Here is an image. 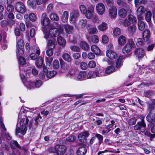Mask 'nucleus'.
I'll return each instance as SVG.
<instances>
[{"label": "nucleus", "mask_w": 155, "mask_h": 155, "mask_svg": "<svg viewBox=\"0 0 155 155\" xmlns=\"http://www.w3.org/2000/svg\"><path fill=\"white\" fill-rule=\"evenodd\" d=\"M149 122L150 123L148 125V129L149 130L150 129L151 132L153 134L146 131V135L149 137V141H151L155 137V121H151Z\"/></svg>", "instance_id": "f257e3e1"}, {"label": "nucleus", "mask_w": 155, "mask_h": 155, "mask_svg": "<svg viewBox=\"0 0 155 155\" xmlns=\"http://www.w3.org/2000/svg\"><path fill=\"white\" fill-rule=\"evenodd\" d=\"M148 110L149 113L146 117L147 121L149 122L154 121L155 118V107H149Z\"/></svg>", "instance_id": "f03ea898"}, {"label": "nucleus", "mask_w": 155, "mask_h": 155, "mask_svg": "<svg viewBox=\"0 0 155 155\" xmlns=\"http://www.w3.org/2000/svg\"><path fill=\"white\" fill-rule=\"evenodd\" d=\"M15 9L18 12L23 14L26 11V9L24 4L21 2H18L16 3Z\"/></svg>", "instance_id": "7ed1b4c3"}, {"label": "nucleus", "mask_w": 155, "mask_h": 155, "mask_svg": "<svg viewBox=\"0 0 155 155\" xmlns=\"http://www.w3.org/2000/svg\"><path fill=\"white\" fill-rule=\"evenodd\" d=\"M81 147L78 149L76 153L77 155H84L86 153L87 150L86 147V144L81 143L79 144Z\"/></svg>", "instance_id": "20e7f679"}, {"label": "nucleus", "mask_w": 155, "mask_h": 155, "mask_svg": "<svg viewBox=\"0 0 155 155\" xmlns=\"http://www.w3.org/2000/svg\"><path fill=\"white\" fill-rule=\"evenodd\" d=\"M56 147L57 149V155H63L66 151V147L64 145L56 144Z\"/></svg>", "instance_id": "39448f33"}, {"label": "nucleus", "mask_w": 155, "mask_h": 155, "mask_svg": "<svg viewBox=\"0 0 155 155\" xmlns=\"http://www.w3.org/2000/svg\"><path fill=\"white\" fill-rule=\"evenodd\" d=\"M94 74L96 77H101L106 75L105 70L103 67H97L96 68Z\"/></svg>", "instance_id": "423d86ee"}, {"label": "nucleus", "mask_w": 155, "mask_h": 155, "mask_svg": "<svg viewBox=\"0 0 155 155\" xmlns=\"http://www.w3.org/2000/svg\"><path fill=\"white\" fill-rule=\"evenodd\" d=\"M145 8L144 6H140L137 10V14L138 20H142L144 16Z\"/></svg>", "instance_id": "0eeeda50"}, {"label": "nucleus", "mask_w": 155, "mask_h": 155, "mask_svg": "<svg viewBox=\"0 0 155 155\" xmlns=\"http://www.w3.org/2000/svg\"><path fill=\"white\" fill-rule=\"evenodd\" d=\"M41 23L42 25L46 26L48 25L50 23V20L47 16L46 13L42 14L41 18Z\"/></svg>", "instance_id": "6e6552de"}, {"label": "nucleus", "mask_w": 155, "mask_h": 155, "mask_svg": "<svg viewBox=\"0 0 155 155\" xmlns=\"http://www.w3.org/2000/svg\"><path fill=\"white\" fill-rule=\"evenodd\" d=\"M79 16V13L78 11L75 10L73 11L70 15V23H74Z\"/></svg>", "instance_id": "1a4fd4ad"}, {"label": "nucleus", "mask_w": 155, "mask_h": 155, "mask_svg": "<svg viewBox=\"0 0 155 155\" xmlns=\"http://www.w3.org/2000/svg\"><path fill=\"white\" fill-rule=\"evenodd\" d=\"M105 9L104 5L102 3H99L96 6V10L99 15L103 14L105 12Z\"/></svg>", "instance_id": "9d476101"}, {"label": "nucleus", "mask_w": 155, "mask_h": 155, "mask_svg": "<svg viewBox=\"0 0 155 155\" xmlns=\"http://www.w3.org/2000/svg\"><path fill=\"white\" fill-rule=\"evenodd\" d=\"M134 54L139 58H141L145 55V51L141 48H137L134 51Z\"/></svg>", "instance_id": "9b49d317"}, {"label": "nucleus", "mask_w": 155, "mask_h": 155, "mask_svg": "<svg viewBox=\"0 0 155 155\" xmlns=\"http://www.w3.org/2000/svg\"><path fill=\"white\" fill-rule=\"evenodd\" d=\"M94 9V7L93 6H91L87 10L85 13V16L86 18L88 19L91 18L93 15Z\"/></svg>", "instance_id": "f8f14e48"}, {"label": "nucleus", "mask_w": 155, "mask_h": 155, "mask_svg": "<svg viewBox=\"0 0 155 155\" xmlns=\"http://www.w3.org/2000/svg\"><path fill=\"white\" fill-rule=\"evenodd\" d=\"M10 145L11 148L12 150L15 149L16 148L19 149H21V146L16 140H12L10 142Z\"/></svg>", "instance_id": "ddd939ff"}, {"label": "nucleus", "mask_w": 155, "mask_h": 155, "mask_svg": "<svg viewBox=\"0 0 155 155\" xmlns=\"http://www.w3.org/2000/svg\"><path fill=\"white\" fill-rule=\"evenodd\" d=\"M47 46L49 48L51 49H54L57 44L55 39L52 38L48 40L47 42Z\"/></svg>", "instance_id": "4468645a"}, {"label": "nucleus", "mask_w": 155, "mask_h": 155, "mask_svg": "<svg viewBox=\"0 0 155 155\" xmlns=\"http://www.w3.org/2000/svg\"><path fill=\"white\" fill-rule=\"evenodd\" d=\"M87 29L88 32L90 34H96L97 32V28L96 27H92V26L90 24H88L87 25Z\"/></svg>", "instance_id": "2eb2a0df"}, {"label": "nucleus", "mask_w": 155, "mask_h": 155, "mask_svg": "<svg viewBox=\"0 0 155 155\" xmlns=\"http://www.w3.org/2000/svg\"><path fill=\"white\" fill-rule=\"evenodd\" d=\"M106 55L108 58L111 60L114 59L117 57L116 53L111 50H108L106 51Z\"/></svg>", "instance_id": "dca6fc26"}, {"label": "nucleus", "mask_w": 155, "mask_h": 155, "mask_svg": "<svg viewBox=\"0 0 155 155\" xmlns=\"http://www.w3.org/2000/svg\"><path fill=\"white\" fill-rule=\"evenodd\" d=\"M117 13V9L115 7H113L109 9V15L111 18H114Z\"/></svg>", "instance_id": "f3484780"}, {"label": "nucleus", "mask_w": 155, "mask_h": 155, "mask_svg": "<svg viewBox=\"0 0 155 155\" xmlns=\"http://www.w3.org/2000/svg\"><path fill=\"white\" fill-rule=\"evenodd\" d=\"M86 73L85 71H81L77 75L76 78L79 81H82L86 79Z\"/></svg>", "instance_id": "a211bd4d"}, {"label": "nucleus", "mask_w": 155, "mask_h": 155, "mask_svg": "<svg viewBox=\"0 0 155 155\" xmlns=\"http://www.w3.org/2000/svg\"><path fill=\"white\" fill-rule=\"evenodd\" d=\"M117 41L118 44L121 46H123L127 42L126 37L123 35H121L118 38Z\"/></svg>", "instance_id": "6ab92c4d"}, {"label": "nucleus", "mask_w": 155, "mask_h": 155, "mask_svg": "<svg viewBox=\"0 0 155 155\" xmlns=\"http://www.w3.org/2000/svg\"><path fill=\"white\" fill-rule=\"evenodd\" d=\"M50 35L53 37H56L59 35V32L58 30L56 28H52L49 30Z\"/></svg>", "instance_id": "aec40b11"}, {"label": "nucleus", "mask_w": 155, "mask_h": 155, "mask_svg": "<svg viewBox=\"0 0 155 155\" xmlns=\"http://www.w3.org/2000/svg\"><path fill=\"white\" fill-rule=\"evenodd\" d=\"M118 15L120 18H124L127 15V11L124 8H120L118 10Z\"/></svg>", "instance_id": "412c9836"}, {"label": "nucleus", "mask_w": 155, "mask_h": 155, "mask_svg": "<svg viewBox=\"0 0 155 155\" xmlns=\"http://www.w3.org/2000/svg\"><path fill=\"white\" fill-rule=\"evenodd\" d=\"M91 50L94 54L97 55H98L100 53V49L95 45H93L91 46Z\"/></svg>", "instance_id": "4be33fe9"}, {"label": "nucleus", "mask_w": 155, "mask_h": 155, "mask_svg": "<svg viewBox=\"0 0 155 155\" xmlns=\"http://www.w3.org/2000/svg\"><path fill=\"white\" fill-rule=\"evenodd\" d=\"M132 49V48L128 44H126L122 49V52L124 54H127L130 52Z\"/></svg>", "instance_id": "5701e85b"}, {"label": "nucleus", "mask_w": 155, "mask_h": 155, "mask_svg": "<svg viewBox=\"0 0 155 155\" xmlns=\"http://www.w3.org/2000/svg\"><path fill=\"white\" fill-rule=\"evenodd\" d=\"M68 18V12L67 11H65L64 12L61 17V20L64 23H66Z\"/></svg>", "instance_id": "b1692460"}, {"label": "nucleus", "mask_w": 155, "mask_h": 155, "mask_svg": "<svg viewBox=\"0 0 155 155\" xmlns=\"http://www.w3.org/2000/svg\"><path fill=\"white\" fill-rule=\"evenodd\" d=\"M80 46L82 49L85 51H87L89 49V45L84 41H82L81 42Z\"/></svg>", "instance_id": "393cba45"}, {"label": "nucleus", "mask_w": 155, "mask_h": 155, "mask_svg": "<svg viewBox=\"0 0 155 155\" xmlns=\"http://www.w3.org/2000/svg\"><path fill=\"white\" fill-rule=\"evenodd\" d=\"M107 28V25L106 23L104 22H102L98 27V29L101 31H104Z\"/></svg>", "instance_id": "a878e982"}, {"label": "nucleus", "mask_w": 155, "mask_h": 155, "mask_svg": "<svg viewBox=\"0 0 155 155\" xmlns=\"http://www.w3.org/2000/svg\"><path fill=\"white\" fill-rule=\"evenodd\" d=\"M43 61L42 58L39 57L36 60L35 63L36 66L38 68H41L42 67L43 64Z\"/></svg>", "instance_id": "bb28decb"}, {"label": "nucleus", "mask_w": 155, "mask_h": 155, "mask_svg": "<svg viewBox=\"0 0 155 155\" xmlns=\"http://www.w3.org/2000/svg\"><path fill=\"white\" fill-rule=\"evenodd\" d=\"M128 19L131 23L134 25L136 23L137 19L135 17L132 15H129L127 16Z\"/></svg>", "instance_id": "cd10ccee"}, {"label": "nucleus", "mask_w": 155, "mask_h": 155, "mask_svg": "<svg viewBox=\"0 0 155 155\" xmlns=\"http://www.w3.org/2000/svg\"><path fill=\"white\" fill-rule=\"evenodd\" d=\"M58 44L63 47H64L66 43V41L62 37L59 36L57 38Z\"/></svg>", "instance_id": "c85d7f7f"}, {"label": "nucleus", "mask_w": 155, "mask_h": 155, "mask_svg": "<svg viewBox=\"0 0 155 155\" xmlns=\"http://www.w3.org/2000/svg\"><path fill=\"white\" fill-rule=\"evenodd\" d=\"M49 16L50 19L52 21H58L59 20V18L58 15L55 13H51Z\"/></svg>", "instance_id": "c756f323"}, {"label": "nucleus", "mask_w": 155, "mask_h": 155, "mask_svg": "<svg viewBox=\"0 0 155 155\" xmlns=\"http://www.w3.org/2000/svg\"><path fill=\"white\" fill-rule=\"evenodd\" d=\"M137 124L140 127V128L141 130H144V131H145V124L144 123V118H143L141 121L137 122Z\"/></svg>", "instance_id": "7c9ffc66"}, {"label": "nucleus", "mask_w": 155, "mask_h": 155, "mask_svg": "<svg viewBox=\"0 0 155 155\" xmlns=\"http://www.w3.org/2000/svg\"><path fill=\"white\" fill-rule=\"evenodd\" d=\"M87 23V21L86 19H82L79 21L78 25L80 27L83 28L85 27Z\"/></svg>", "instance_id": "2f4dec72"}, {"label": "nucleus", "mask_w": 155, "mask_h": 155, "mask_svg": "<svg viewBox=\"0 0 155 155\" xmlns=\"http://www.w3.org/2000/svg\"><path fill=\"white\" fill-rule=\"evenodd\" d=\"M115 69V68L112 65L108 66L105 70L106 74H110L111 73L114 71Z\"/></svg>", "instance_id": "473e14b6"}, {"label": "nucleus", "mask_w": 155, "mask_h": 155, "mask_svg": "<svg viewBox=\"0 0 155 155\" xmlns=\"http://www.w3.org/2000/svg\"><path fill=\"white\" fill-rule=\"evenodd\" d=\"M64 28L67 32L70 34L72 33L73 28V26L67 24L65 25Z\"/></svg>", "instance_id": "72a5a7b5"}, {"label": "nucleus", "mask_w": 155, "mask_h": 155, "mask_svg": "<svg viewBox=\"0 0 155 155\" xmlns=\"http://www.w3.org/2000/svg\"><path fill=\"white\" fill-rule=\"evenodd\" d=\"M141 20H138V26L139 29L141 31H142L144 28L145 25L144 22Z\"/></svg>", "instance_id": "f704fd0d"}, {"label": "nucleus", "mask_w": 155, "mask_h": 155, "mask_svg": "<svg viewBox=\"0 0 155 155\" xmlns=\"http://www.w3.org/2000/svg\"><path fill=\"white\" fill-rule=\"evenodd\" d=\"M78 137L80 141L83 143L86 144L87 139L86 137H84V136H81V134L80 133L78 135Z\"/></svg>", "instance_id": "c9c22d12"}, {"label": "nucleus", "mask_w": 155, "mask_h": 155, "mask_svg": "<svg viewBox=\"0 0 155 155\" xmlns=\"http://www.w3.org/2000/svg\"><path fill=\"white\" fill-rule=\"evenodd\" d=\"M53 60V58L49 56L46 58V66L49 67L48 68H50L51 67V62Z\"/></svg>", "instance_id": "e433bc0d"}, {"label": "nucleus", "mask_w": 155, "mask_h": 155, "mask_svg": "<svg viewBox=\"0 0 155 155\" xmlns=\"http://www.w3.org/2000/svg\"><path fill=\"white\" fill-rule=\"evenodd\" d=\"M57 74V72L55 71H51L48 72L46 73V76L49 78H51L54 77Z\"/></svg>", "instance_id": "4c0bfd02"}, {"label": "nucleus", "mask_w": 155, "mask_h": 155, "mask_svg": "<svg viewBox=\"0 0 155 155\" xmlns=\"http://www.w3.org/2000/svg\"><path fill=\"white\" fill-rule=\"evenodd\" d=\"M24 42L23 40L22 39H20L18 40L17 43V49H18V48H21V49L22 48H24Z\"/></svg>", "instance_id": "58836bf2"}, {"label": "nucleus", "mask_w": 155, "mask_h": 155, "mask_svg": "<svg viewBox=\"0 0 155 155\" xmlns=\"http://www.w3.org/2000/svg\"><path fill=\"white\" fill-rule=\"evenodd\" d=\"M152 16L151 12L150 11H147L146 13V20L149 22L150 25V20Z\"/></svg>", "instance_id": "ea45409f"}, {"label": "nucleus", "mask_w": 155, "mask_h": 155, "mask_svg": "<svg viewBox=\"0 0 155 155\" xmlns=\"http://www.w3.org/2000/svg\"><path fill=\"white\" fill-rule=\"evenodd\" d=\"M62 57L64 60L70 62L71 60V58L70 56L67 53L64 54L62 56Z\"/></svg>", "instance_id": "a19ab883"}, {"label": "nucleus", "mask_w": 155, "mask_h": 155, "mask_svg": "<svg viewBox=\"0 0 155 155\" xmlns=\"http://www.w3.org/2000/svg\"><path fill=\"white\" fill-rule=\"evenodd\" d=\"M123 58V57L121 56H120L117 59L116 63V67L117 68H120L121 66L122 65L121 61Z\"/></svg>", "instance_id": "79ce46f5"}, {"label": "nucleus", "mask_w": 155, "mask_h": 155, "mask_svg": "<svg viewBox=\"0 0 155 155\" xmlns=\"http://www.w3.org/2000/svg\"><path fill=\"white\" fill-rule=\"evenodd\" d=\"M75 72L74 70H72L67 75V76L71 78H74L76 79L75 77Z\"/></svg>", "instance_id": "37998d69"}, {"label": "nucleus", "mask_w": 155, "mask_h": 155, "mask_svg": "<svg viewBox=\"0 0 155 155\" xmlns=\"http://www.w3.org/2000/svg\"><path fill=\"white\" fill-rule=\"evenodd\" d=\"M86 79H90L91 78H94L96 77V75L91 71H89L88 73L87 74H86Z\"/></svg>", "instance_id": "c03bdc74"}, {"label": "nucleus", "mask_w": 155, "mask_h": 155, "mask_svg": "<svg viewBox=\"0 0 155 155\" xmlns=\"http://www.w3.org/2000/svg\"><path fill=\"white\" fill-rule=\"evenodd\" d=\"M95 136L99 140V144L100 145L103 142V137L102 135L97 133L95 134Z\"/></svg>", "instance_id": "a18cd8bd"}, {"label": "nucleus", "mask_w": 155, "mask_h": 155, "mask_svg": "<svg viewBox=\"0 0 155 155\" xmlns=\"http://www.w3.org/2000/svg\"><path fill=\"white\" fill-rule=\"evenodd\" d=\"M113 33L115 36H117L120 34L121 30L120 28H116L114 30Z\"/></svg>", "instance_id": "49530a36"}, {"label": "nucleus", "mask_w": 155, "mask_h": 155, "mask_svg": "<svg viewBox=\"0 0 155 155\" xmlns=\"http://www.w3.org/2000/svg\"><path fill=\"white\" fill-rule=\"evenodd\" d=\"M137 119L136 117H133L129 120L128 123L130 125H133L135 124L137 121Z\"/></svg>", "instance_id": "de8ad7c7"}, {"label": "nucleus", "mask_w": 155, "mask_h": 155, "mask_svg": "<svg viewBox=\"0 0 155 155\" xmlns=\"http://www.w3.org/2000/svg\"><path fill=\"white\" fill-rule=\"evenodd\" d=\"M88 67L87 64L85 62H81L80 63V67L83 70H85Z\"/></svg>", "instance_id": "09e8293b"}, {"label": "nucleus", "mask_w": 155, "mask_h": 155, "mask_svg": "<svg viewBox=\"0 0 155 155\" xmlns=\"http://www.w3.org/2000/svg\"><path fill=\"white\" fill-rule=\"evenodd\" d=\"M70 48L72 51H74L78 52L80 51V48L77 46L71 45Z\"/></svg>", "instance_id": "8fccbe9b"}, {"label": "nucleus", "mask_w": 155, "mask_h": 155, "mask_svg": "<svg viewBox=\"0 0 155 155\" xmlns=\"http://www.w3.org/2000/svg\"><path fill=\"white\" fill-rule=\"evenodd\" d=\"M43 31L45 34L44 38L47 40L48 39L50 35L49 32L47 31L46 28L45 27H44L43 28Z\"/></svg>", "instance_id": "3c124183"}, {"label": "nucleus", "mask_w": 155, "mask_h": 155, "mask_svg": "<svg viewBox=\"0 0 155 155\" xmlns=\"http://www.w3.org/2000/svg\"><path fill=\"white\" fill-rule=\"evenodd\" d=\"M136 29V27L134 25L130 26L128 28V31L132 34L135 32Z\"/></svg>", "instance_id": "603ef678"}, {"label": "nucleus", "mask_w": 155, "mask_h": 155, "mask_svg": "<svg viewBox=\"0 0 155 155\" xmlns=\"http://www.w3.org/2000/svg\"><path fill=\"white\" fill-rule=\"evenodd\" d=\"M126 44H128V45L130 46L132 48L135 47L134 42L132 39H130L128 40L127 43Z\"/></svg>", "instance_id": "864d4df0"}, {"label": "nucleus", "mask_w": 155, "mask_h": 155, "mask_svg": "<svg viewBox=\"0 0 155 155\" xmlns=\"http://www.w3.org/2000/svg\"><path fill=\"white\" fill-rule=\"evenodd\" d=\"M75 137L74 135H71L66 138V140L68 142H73L75 140Z\"/></svg>", "instance_id": "5fc2aeb1"}, {"label": "nucleus", "mask_w": 155, "mask_h": 155, "mask_svg": "<svg viewBox=\"0 0 155 155\" xmlns=\"http://www.w3.org/2000/svg\"><path fill=\"white\" fill-rule=\"evenodd\" d=\"M143 44V40L141 38H138L136 43V45L138 47L141 46Z\"/></svg>", "instance_id": "6e6d98bb"}, {"label": "nucleus", "mask_w": 155, "mask_h": 155, "mask_svg": "<svg viewBox=\"0 0 155 155\" xmlns=\"http://www.w3.org/2000/svg\"><path fill=\"white\" fill-rule=\"evenodd\" d=\"M151 33L148 29H146V42L150 40Z\"/></svg>", "instance_id": "4d7b16f0"}, {"label": "nucleus", "mask_w": 155, "mask_h": 155, "mask_svg": "<svg viewBox=\"0 0 155 155\" xmlns=\"http://www.w3.org/2000/svg\"><path fill=\"white\" fill-rule=\"evenodd\" d=\"M29 18L32 21H35L37 18L35 15L33 13H31L29 14Z\"/></svg>", "instance_id": "13d9d810"}, {"label": "nucleus", "mask_w": 155, "mask_h": 155, "mask_svg": "<svg viewBox=\"0 0 155 155\" xmlns=\"http://www.w3.org/2000/svg\"><path fill=\"white\" fill-rule=\"evenodd\" d=\"M87 65L89 68H93L96 66V64L94 61H91L89 62Z\"/></svg>", "instance_id": "bf43d9fd"}, {"label": "nucleus", "mask_w": 155, "mask_h": 155, "mask_svg": "<svg viewBox=\"0 0 155 155\" xmlns=\"http://www.w3.org/2000/svg\"><path fill=\"white\" fill-rule=\"evenodd\" d=\"M59 63L58 60H55L53 63V66L54 69H57L59 67Z\"/></svg>", "instance_id": "052dcab7"}, {"label": "nucleus", "mask_w": 155, "mask_h": 155, "mask_svg": "<svg viewBox=\"0 0 155 155\" xmlns=\"http://www.w3.org/2000/svg\"><path fill=\"white\" fill-rule=\"evenodd\" d=\"M8 18L12 20L11 21V23L12 24H13L14 22L13 19L15 18V16L12 12H9V13L8 15Z\"/></svg>", "instance_id": "680f3d73"}, {"label": "nucleus", "mask_w": 155, "mask_h": 155, "mask_svg": "<svg viewBox=\"0 0 155 155\" xmlns=\"http://www.w3.org/2000/svg\"><path fill=\"white\" fill-rule=\"evenodd\" d=\"M6 9L9 13L13 12L14 11V8L13 6L11 5H7Z\"/></svg>", "instance_id": "e2e57ef3"}, {"label": "nucleus", "mask_w": 155, "mask_h": 155, "mask_svg": "<svg viewBox=\"0 0 155 155\" xmlns=\"http://www.w3.org/2000/svg\"><path fill=\"white\" fill-rule=\"evenodd\" d=\"M117 3L120 6H126L127 5L126 3L124 2L123 0H117Z\"/></svg>", "instance_id": "0e129e2a"}, {"label": "nucleus", "mask_w": 155, "mask_h": 155, "mask_svg": "<svg viewBox=\"0 0 155 155\" xmlns=\"http://www.w3.org/2000/svg\"><path fill=\"white\" fill-rule=\"evenodd\" d=\"M53 49H51V48H49L47 50L46 54L49 57H51V56H52L53 55V52L52 51V50Z\"/></svg>", "instance_id": "69168bd1"}, {"label": "nucleus", "mask_w": 155, "mask_h": 155, "mask_svg": "<svg viewBox=\"0 0 155 155\" xmlns=\"http://www.w3.org/2000/svg\"><path fill=\"white\" fill-rule=\"evenodd\" d=\"M81 134V136H84V137H86V138L89 137L90 135L89 131L85 130L80 133Z\"/></svg>", "instance_id": "338daca9"}, {"label": "nucleus", "mask_w": 155, "mask_h": 155, "mask_svg": "<svg viewBox=\"0 0 155 155\" xmlns=\"http://www.w3.org/2000/svg\"><path fill=\"white\" fill-rule=\"evenodd\" d=\"M82 13L84 14L85 13L87 10L86 8L84 5H81L79 7Z\"/></svg>", "instance_id": "774afa93"}]
</instances>
